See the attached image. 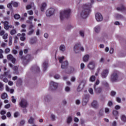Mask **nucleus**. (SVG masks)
Returning a JSON list of instances; mask_svg holds the SVG:
<instances>
[{
    "mask_svg": "<svg viewBox=\"0 0 126 126\" xmlns=\"http://www.w3.org/2000/svg\"><path fill=\"white\" fill-rule=\"evenodd\" d=\"M91 7H92V4L90 3L84 5L83 10L79 13L80 17L84 19L86 18L89 13L91 12Z\"/></svg>",
    "mask_w": 126,
    "mask_h": 126,
    "instance_id": "nucleus-1",
    "label": "nucleus"
},
{
    "mask_svg": "<svg viewBox=\"0 0 126 126\" xmlns=\"http://www.w3.org/2000/svg\"><path fill=\"white\" fill-rule=\"evenodd\" d=\"M71 14V9L69 8H66L63 9L60 12V19L63 20L65 18H68Z\"/></svg>",
    "mask_w": 126,
    "mask_h": 126,
    "instance_id": "nucleus-2",
    "label": "nucleus"
},
{
    "mask_svg": "<svg viewBox=\"0 0 126 126\" xmlns=\"http://www.w3.org/2000/svg\"><path fill=\"white\" fill-rule=\"evenodd\" d=\"M109 80L112 83L118 82L119 81V71L117 70L113 71L110 76Z\"/></svg>",
    "mask_w": 126,
    "mask_h": 126,
    "instance_id": "nucleus-3",
    "label": "nucleus"
},
{
    "mask_svg": "<svg viewBox=\"0 0 126 126\" xmlns=\"http://www.w3.org/2000/svg\"><path fill=\"white\" fill-rule=\"evenodd\" d=\"M21 60L23 62V64L24 65H27L29 62H31L33 60V57L30 54L27 55L26 56H22L21 57Z\"/></svg>",
    "mask_w": 126,
    "mask_h": 126,
    "instance_id": "nucleus-4",
    "label": "nucleus"
},
{
    "mask_svg": "<svg viewBox=\"0 0 126 126\" xmlns=\"http://www.w3.org/2000/svg\"><path fill=\"white\" fill-rule=\"evenodd\" d=\"M58 87H59V83L53 81L50 82V89H51L52 91H56V90L58 89Z\"/></svg>",
    "mask_w": 126,
    "mask_h": 126,
    "instance_id": "nucleus-5",
    "label": "nucleus"
},
{
    "mask_svg": "<svg viewBox=\"0 0 126 126\" xmlns=\"http://www.w3.org/2000/svg\"><path fill=\"white\" fill-rule=\"evenodd\" d=\"M19 105L21 108H27L28 107V102L24 98H22L20 102L19 103Z\"/></svg>",
    "mask_w": 126,
    "mask_h": 126,
    "instance_id": "nucleus-6",
    "label": "nucleus"
},
{
    "mask_svg": "<svg viewBox=\"0 0 126 126\" xmlns=\"http://www.w3.org/2000/svg\"><path fill=\"white\" fill-rule=\"evenodd\" d=\"M87 81L86 80H82L80 82V84L77 88L78 91L80 92L84 88V87L85 86V85L86 84Z\"/></svg>",
    "mask_w": 126,
    "mask_h": 126,
    "instance_id": "nucleus-7",
    "label": "nucleus"
},
{
    "mask_svg": "<svg viewBox=\"0 0 126 126\" xmlns=\"http://www.w3.org/2000/svg\"><path fill=\"white\" fill-rule=\"evenodd\" d=\"M52 100H53V97H52L51 94H46L44 96L43 102L45 104H48V103H50Z\"/></svg>",
    "mask_w": 126,
    "mask_h": 126,
    "instance_id": "nucleus-8",
    "label": "nucleus"
},
{
    "mask_svg": "<svg viewBox=\"0 0 126 126\" xmlns=\"http://www.w3.org/2000/svg\"><path fill=\"white\" fill-rule=\"evenodd\" d=\"M55 9L53 8H50L48 9L46 11V15L47 16V17H50V16H52V15H54V14L55 13Z\"/></svg>",
    "mask_w": 126,
    "mask_h": 126,
    "instance_id": "nucleus-9",
    "label": "nucleus"
},
{
    "mask_svg": "<svg viewBox=\"0 0 126 126\" xmlns=\"http://www.w3.org/2000/svg\"><path fill=\"white\" fill-rule=\"evenodd\" d=\"M88 68H89L90 70H94L95 69V62L91 61L87 65Z\"/></svg>",
    "mask_w": 126,
    "mask_h": 126,
    "instance_id": "nucleus-10",
    "label": "nucleus"
},
{
    "mask_svg": "<svg viewBox=\"0 0 126 126\" xmlns=\"http://www.w3.org/2000/svg\"><path fill=\"white\" fill-rule=\"evenodd\" d=\"M95 16L96 20L98 22L102 21V20H103V16H102V14L101 13H95Z\"/></svg>",
    "mask_w": 126,
    "mask_h": 126,
    "instance_id": "nucleus-11",
    "label": "nucleus"
},
{
    "mask_svg": "<svg viewBox=\"0 0 126 126\" xmlns=\"http://www.w3.org/2000/svg\"><path fill=\"white\" fill-rule=\"evenodd\" d=\"M9 66H10V67H11V68H12L15 74H18V67L17 66H14L13 67V65L11 64V63H9Z\"/></svg>",
    "mask_w": 126,
    "mask_h": 126,
    "instance_id": "nucleus-12",
    "label": "nucleus"
},
{
    "mask_svg": "<svg viewBox=\"0 0 126 126\" xmlns=\"http://www.w3.org/2000/svg\"><path fill=\"white\" fill-rule=\"evenodd\" d=\"M109 74V69H104L101 72V77L102 78H106Z\"/></svg>",
    "mask_w": 126,
    "mask_h": 126,
    "instance_id": "nucleus-13",
    "label": "nucleus"
},
{
    "mask_svg": "<svg viewBox=\"0 0 126 126\" xmlns=\"http://www.w3.org/2000/svg\"><path fill=\"white\" fill-rule=\"evenodd\" d=\"M89 100V95L87 94L84 95L83 98V104L86 105L88 102Z\"/></svg>",
    "mask_w": 126,
    "mask_h": 126,
    "instance_id": "nucleus-14",
    "label": "nucleus"
},
{
    "mask_svg": "<svg viewBox=\"0 0 126 126\" xmlns=\"http://www.w3.org/2000/svg\"><path fill=\"white\" fill-rule=\"evenodd\" d=\"M7 59L9 61H11L12 62V63H15L16 60L15 58H14L13 56L11 54L8 55L7 56Z\"/></svg>",
    "mask_w": 126,
    "mask_h": 126,
    "instance_id": "nucleus-15",
    "label": "nucleus"
},
{
    "mask_svg": "<svg viewBox=\"0 0 126 126\" xmlns=\"http://www.w3.org/2000/svg\"><path fill=\"white\" fill-rule=\"evenodd\" d=\"M67 66H68V62L67 61L63 62L61 64V68L63 69H65L67 68Z\"/></svg>",
    "mask_w": 126,
    "mask_h": 126,
    "instance_id": "nucleus-16",
    "label": "nucleus"
},
{
    "mask_svg": "<svg viewBox=\"0 0 126 126\" xmlns=\"http://www.w3.org/2000/svg\"><path fill=\"white\" fill-rule=\"evenodd\" d=\"M80 48V44L78 43L75 44V45L74 47V51L76 54H77L79 53V49Z\"/></svg>",
    "mask_w": 126,
    "mask_h": 126,
    "instance_id": "nucleus-17",
    "label": "nucleus"
},
{
    "mask_svg": "<svg viewBox=\"0 0 126 126\" xmlns=\"http://www.w3.org/2000/svg\"><path fill=\"white\" fill-rule=\"evenodd\" d=\"M43 69L44 71L47 70L48 67H49V63L48 61H44L42 64Z\"/></svg>",
    "mask_w": 126,
    "mask_h": 126,
    "instance_id": "nucleus-18",
    "label": "nucleus"
},
{
    "mask_svg": "<svg viewBox=\"0 0 126 126\" xmlns=\"http://www.w3.org/2000/svg\"><path fill=\"white\" fill-rule=\"evenodd\" d=\"M92 107L94 109H97V108L99 107V103H98V101L97 100H93L92 103Z\"/></svg>",
    "mask_w": 126,
    "mask_h": 126,
    "instance_id": "nucleus-19",
    "label": "nucleus"
},
{
    "mask_svg": "<svg viewBox=\"0 0 126 126\" xmlns=\"http://www.w3.org/2000/svg\"><path fill=\"white\" fill-rule=\"evenodd\" d=\"M72 116H68L66 119V123L67 125H70L72 123Z\"/></svg>",
    "mask_w": 126,
    "mask_h": 126,
    "instance_id": "nucleus-20",
    "label": "nucleus"
},
{
    "mask_svg": "<svg viewBox=\"0 0 126 126\" xmlns=\"http://www.w3.org/2000/svg\"><path fill=\"white\" fill-rule=\"evenodd\" d=\"M32 71H36V72H40V68L37 65H34L32 67Z\"/></svg>",
    "mask_w": 126,
    "mask_h": 126,
    "instance_id": "nucleus-21",
    "label": "nucleus"
},
{
    "mask_svg": "<svg viewBox=\"0 0 126 126\" xmlns=\"http://www.w3.org/2000/svg\"><path fill=\"white\" fill-rule=\"evenodd\" d=\"M37 42V37H34L33 38H31L30 39V43L31 45H33V44H35Z\"/></svg>",
    "mask_w": 126,
    "mask_h": 126,
    "instance_id": "nucleus-22",
    "label": "nucleus"
},
{
    "mask_svg": "<svg viewBox=\"0 0 126 126\" xmlns=\"http://www.w3.org/2000/svg\"><path fill=\"white\" fill-rule=\"evenodd\" d=\"M46 7H47V3L43 2L41 4L40 6V10L43 12L44 10L46 9Z\"/></svg>",
    "mask_w": 126,
    "mask_h": 126,
    "instance_id": "nucleus-23",
    "label": "nucleus"
},
{
    "mask_svg": "<svg viewBox=\"0 0 126 126\" xmlns=\"http://www.w3.org/2000/svg\"><path fill=\"white\" fill-rule=\"evenodd\" d=\"M94 89L95 93L100 94L101 92H102V88L98 87L96 89V86L94 85Z\"/></svg>",
    "mask_w": 126,
    "mask_h": 126,
    "instance_id": "nucleus-24",
    "label": "nucleus"
},
{
    "mask_svg": "<svg viewBox=\"0 0 126 126\" xmlns=\"http://www.w3.org/2000/svg\"><path fill=\"white\" fill-rule=\"evenodd\" d=\"M1 23L3 24L4 29H5V30H7V28H8V24H9L8 22H7V21H5V22L1 21Z\"/></svg>",
    "mask_w": 126,
    "mask_h": 126,
    "instance_id": "nucleus-25",
    "label": "nucleus"
},
{
    "mask_svg": "<svg viewBox=\"0 0 126 126\" xmlns=\"http://www.w3.org/2000/svg\"><path fill=\"white\" fill-rule=\"evenodd\" d=\"M59 50L60 51H61V52H62L63 53V52H65V45L63 44H62L61 45H60V46L59 47Z\"/></svg>",
    "mask_w": 126,
    "mask_h": 126,
    "instance_id": "nucleus-26",
    "label": "nucleus"
},
{
    "mask_svg": "<svg viewBox=\"0 0 126 126\" xmlns=\"http://www.w3.org/2000/svg\"><path fill=\"white\" fill-rule=\"evenodd\" d=\"M120 119L123 123H126V116L125 114H121L120 115Z\"/></svg>",
    "mask_w": 126,
    "mask_h": 126,
    "instance_id": "nucleus-27",
    "label": "nucleus"
},
{
    "mask_svg": "<svg viewBox=\"0 0 126 126\" xmlns=\"http://www.w3.org/2000/svg\"><path fill=\"white\" fill-rule=\"evenodd\" d=\"M115 17L116 18V19L118 20L124 19V16L120 14H116L115 15Z\"/></svg>",
    "mask_w": 126,
    "mask_h": 126,
    "instance_id": "nucleus-28",
    "label": "nucleus"
},
{
    "mask_svg": "<svg viewBox=\"0 0 126 126\" xmlns=\"http://www.w3.org/2000/svg\"><path fill=\"white\" fill-rule=\"evenodd\" d=\"M94 32H95V33H99V32H100V31L101 30V27L99 25H97L95 27H94Z\"/></svg>",
    "mask_w": 126,
    "mask_h": 126,
    "instance_id": "nucleus-29",
    "label": "nucleus"
},
{
    "mask_svg": "<svg viewBox=\"0 0 126 126\" xmlns=\"http://www.w3.org/2000/svg\"><path fill=\"white\" fill-rule=\"evenodd\" d=\"M89 58L90 57L89 55H85L83 59V62H84L85 63H87V62H88V61H89Z\"/></svg>",
    "mask_w": 126,
    "mask_h": 126,
    "instance_id": "nucleus-30",
    "label": "nucleus"
},
{
    "mask_svg": "<svg viewBox=\"0 0 126 126\" xmlns=\"http://www.w3.org/2000/svg\"><path fill=\"white\" fill-rule=\"evenodd\" d=\"M117 10L118 11H122L123 10H126V7L124 6V5H121L120 7H118L116 8Z\"/></svg>",
    "mask_w": 126,
    "mask_h": 126,
    "instance_id": "nucleus-31",
    "label": "nucleus"
},
{
    "mask_svg": "<svg viewBox=\"0 0 126 126\" xmlns=\"http://www.w3.org/2000/svg\"><path fill=\"white\" fill-rule=\"evenodd\" d=\"M34 121H35V119L32 117H31L28 120V123L29 124H30V125H34Z\"/></svg>",
    "mask_w": 126,
    "mask_h": 126,
    "instance_id": "nucleus-32",
    "label": "nucleus"
},
{
    "mask_svg": "<svg viewBox=\"0 0 126 126\" xmlns=\"http://www.w3.org/2000/svg\"><path fill=\"white\" fill-rule=\"evenodd\" d=\"M10 70H8L7 72H4V75L5 76H7L8 78H11V75L9 74Z\"/></svg>",
    "mask_w": 126,
    "mask_h": 126,
    "instance_id": "nucleus-33",
    "label": "nucleus"
},
{
    "mask_svg": "<svg viewBox=\"0 0 126 126\" xmlns=\"http://www.w3.org/2000/svg\"><path fill=\"white\" fill-rule=\"evenodd\" d=\"M112 114L115 117H118L119 116V111L116 110L113 111Z\"/></svg>",
    "mask_w": 126,
    "mask_h": 126,
    "instance_id": "nucleus-34",
    "label": "nucleus"
},
{
    "mask_svg": "<svg viewBox=\"0 0 126 126\" xmlns=\"http://www.w3.org/2000/svg\"><path fill=\"white\" fill-rule=\"evenodd\" d=\"M30 31L27 33V35L29 36H31V35L33 34V33L35 32V30H29Z\"/></svg>",
    "mask_w": 126,
    "mask_h": 126,
    "instance_id": "nucleus-35",
    "label": "nucleus"
},
{
    "mask_svg": "<svg viewBox=\"0 0 126 126\" xmlns=\"http://www.w3.org/2000/svg\"><path fill=\"white\" fill-rule=\"evenodd\" d=\"M1 99H5L7 98V94L5 93H4L1 94Z\"/></svg>",
    "mask_w": 126,
    "mask_h": 126,
    "instance_id": "nucleus-36",
    "label": "nucleus"
},
{
    "mask_svg": "<svg viewBox=\"0 0 126 126\" xmlns=\"http://www.w3.org/2000/svg\"><path fill=\"white\" fill-rule=\"evenodd\" d=\"M102 85H103V86H105V87H109V83H108L106 81H103L102 82Z\"/></svg>",
    "mask_w": 126,
    "mask_h": 126,
    "instance_id": "nucleus-37",
    "label": "nucleus"
},
{
    "mask_svg": "<svg viewBox=\"0 0 126 126\" xmlns=\"http://www.w3.org/2000/svg\"><path fill=\"white\" fill-rule=\"evenodd\" d=\"M50 118L51 119L52 121L55 122V121H56V115L54 114H51L50 116Z\"/></svg>",
    "mask_w": 126,
    "mask_h": 126,
    "instance_id": "nucleus-38",
    "label": "nucleus"
},
{
    "mask_svg": "<svg viewBox=\"0 0 126 126\" xmlns=\"http://www.w3.org/2000/svg\"><path fill=\"white\" fill-rule=\"evenodd\" d=\"M12 45V36H10L9 38L8 45L11 46Z\"/></svg>",
    "mask_w": 126,
    "mask_h": 126,
    "instance_id": "nucleus-39",
    "label": "nucleus"
},
{
    "mask_svg": "<svg viewBox=\"0 0 126 126\" xmlns=\"http://www.w3.org/2000/svg\"><path fill=\"white\" fill-rule=\"evenodd\" d=\"M104 112L105 114H107V115L110 114V109L108 107H105L104 109Z\"/></svg>",
    "mask_w": 126,
    "mask_h": 126,
    "instance_id": "nucleus-40",
    "label": "nucleus"
},
{
    "mask_svg": "<svg viewBox=\"0 0 126 126\" xmlns=\"http://www.w3.org/2000/svg\"><path fill=\"white\" fill-rule=\"evenodd\" d=\"M95 79H96L95 76L93 75L90 78V81H91L92 82H94Z\"/></svg>",
    "mask_w": 126,
    "mask_h": 126,
    "instance_id": "nucleus-41",
    "label": "nucleus"
},
{
    "mask_svg": "<svg viewBox=\"0 0 126 126\" xmlns=\"http://www.w3.org/2000/svg\"><path fill=\"white\" fill-rule=\"evenodd\" d=\"M11 4L14 6L15 7H17L18 6V3L17 2H14L13 1H11Z\"/></svg>",
    "mask_w": 126,
    "mask_h": 126,
    "instance_id": "nucleus-42",
    "label": "nucleus"
},
{
    "mask_svg": "<svg viewBox=\"0 0 126 126\" xmlns=\"http://www.w3.org/2000/svg\"><path fill=\"white\" fill-rule=\"evenodd\" d=\"M54 77L55 79H60L61 78V76L59 74H56L54 76Z\"/></svg>",
    "mask_w": 126,
    "mask_h": 126,
    "instance_id": "nucleus-43",
    "label": "nucleus"
},
{
    "mask_svg": "<svg viewBox=\"0 0 126 126\" xmlns=\"http://www.w3.org/2000/svg\"><path fill=\"white\" fill-rule=\"evenodd\" d=\"M59 63H63V61L64 60V57L62 56L61 57H59Z\"/></svg>",
    "mask_w": 126,
    "mask_h": 126,
    "instance_id": "nucleus-44",
    "label": "nucleus"
},
{
    "mask_svg": "<svg viewBox=\"0 0 126 126\" xmlns=\"http://www.w3.org/2000/svg\"><path fill=\"white\" fill-rule=\"evenodd\" d=\"M25 124V121L22 120L20 121V123L19 124V126H24Z\"/></svg>",
    "mask_w": 126,
    "mask_h": 126,
    "instance_id": "nucleus-45",
    "label": "nucleus"
},
{
    "mask_svg": "<svg viewBox=\"0 0 126 126\" xmlns=\"http://www.w3.org/2000/svg\"><path fill=\"white\" fill-rule=\"evenodd\" d=\"M3 84L0 82V91H2V90H3Z\"/></svg>",
    "mask_w": 126,
    "mask_h": 126,
    "instance_id": "nucleus-46",
    "label": "nucleus"
},
{
    "mask_svg": "<svg viewBox=\"0 0 126 126\" xmlns=\"http://www.w3.org/2000/svg\"><path fill=\"white\" fill-rule=\"evenodd\" d=\"M10 34L11 35H14V34H16V30H12L10 31Z\"/></svg>",
    "mask_w": 126,
    "mask_h": 126,
    "instance_id": "nucleus-47",
    "label": "nucleus"
},
{
    "mask_svg": "<svg viewBox=\"0 0 126 126\" xmlns=\"http://www.w3.org/2000/svg\"><path fill=\"white\" fill-rule=\"evenodd\" d=\"M19 112H15L14 113V118H18V116H19Z\"/></svg>",
    "mask_w": 126,
    "mask_h": 126,
    "instance_id": "nucleus-48",
    "label": "nucleus"
},
{
    "mask_svg": "<svg viewBox=\"0 0 126 126\" xmlns=\"http://www.w3.org/2000/svg\"><path fill=\"white\" fill-rule=\"evenodd\" d=\"M9 53H10V49L9 48H6L5 49V54H8Z\"/></svg>",
    "mask_w": 126,
    "mask_h": 126,
    "instance_id": "nucleus-49",
    "label": "nucleus"
},
{
    "mask_svg": "<svg viewBox=\"0 0 126 126\" xmlns=\"http://www.w3.org/2000/svg\"><path fill=\"white\" fill-rule=\"evenodd\" d=\"M103 115H104V111H103V110H100L99 112V116L101 117Z\"/></svg>",
    "mask_w": 126,
    "mask_h": 126,
    "instance_id": "nucleus-50",
    "label": "nucleus"
},
{
    "mask_svg": "<svg viewBox=\"0 0 126 126\" xmlns=\"http://www.w3.org/2000/svg\"><path fill=\"white\" fill-rule=\"evenodd\" d=\"M107 106L108 107H112V106H113V102H112L111 101H109L107 103Z\"/></svg>",
    "mask_w": 126,
    "mask_h": 126,
    "instance_id": "nucleus-51",
    "label": "nucleus"
},
{
    "mask_svg": "<svg viewBox=\"0 0 126 126\" xmlns=\"http://www.w3.org/2000/svg\"><path fill=\"white\" fill-rule=\"evenodd\" d=\"M81 69L83 70L84 69V67H85V64L84 63H81L80 65Z\"/></svg>",
    "mask_w": 126,
    "mask_h": 126,
    "instance_id": "nucleus-52",
    "label": "nucleus"
},
{
    "mask_svg": "<svg viewBox=\"0 0 126 126\" xmlns=\"http://www.w3.org/2000/svg\"><path fill=\"white\" fill-rule=\"evenodd\" d=\"M14 17L15 19H19V18H20V15L18 14H15L14 15Z\"/></svg>",
    "mask_w": 126,
    "mask_h": 126,
    "instance_id": "nucleus-53",
    "label": "nucleus"
},
{
    "mask_svg": "<svg viewBox=\"0 0 126 126\" xmlns=\"http://www.w3.org/2000/svg\"><path fill=\"white\" fill-rule=\"evenodd\" d=\"M89 92L92 95H93V94H94V93L93 92V89H92V88L89 89Z\"/></svg>",
    "mask_w": 126,
    "mask_h": 126,
    "instance_id": "nucleus-54",
    "label": "nucleus"
},
{
    "mask_svg": "<svg viewBox=\"0 0 126 126\" xmlns=\"http://www.w3.org/2000/svg\"><path fill=\"white\" fill-rule=\"evenodd\" d=\"M79 34L81 37H84V32L83 31H80Z\"/></svg>",
    "mask_w": 126,
    "mask_h": 126,
    "instance_id": "nucleus-55",
    "label": "nucleus"
},
{
    "mask_svg": "<svg viewBox=\"0 0 126 126\" xmlns=\"http://www.w3.org/2000/svg\"><path fill=\"white\" fill-rule=\"evenodd\" d=\"M6 46H7V44H6V43H5L4 42H2L1 44V48H5V47H6Z\"/></svg>",
    "mask_w": 126,
    "mask_h": 126,
    "instance_id": "nucleus-56",
    "label": "nucleus"
},
{
    "mask_svg": "<svg viewBox=\"0 0 126 126\" xmlns=\"http://www.w3.org/2000/svg\"><path fill=\"white\" fill-rule=\"evenodd\" d=\"M65 91L66 92H69V91H70V88H69V87H66L65 88Z\"/></svg>",
    "mask_w": 126,
    "mask_h": 126,
    "instance_id": "nucleus-57",
    "label": "nucleus"
},
{
    "mask_svg": "<svg viewBox=\"0 0 126 126\" xmlns=\"http://www.w3.org/2000/svg\"><path fill=\"white\" fill-rule=\"evenodd\" d=\"M11 98H12L11 101H12V103H14L16 102V99H15L14 96H12Z\"/></svg>",
    "mask_w": 126,
    "mask_h": 126,
    "instance_id": "nucleus-58",
    "label": "nucleus"
},
{
    "mask_svg": "<svg viewBox=\"0 0 126 126\" xmlns=\"http://www.w3.org/2000/svg\"><path fill=\"white\" fill-rule=\"evenodd\" d=\"M34 27V25H33V24H31V25L29 26V30H34V29H33V28Z\"/></svg>",
    "mask_w": 126,
    "mask_h": 126,
    "instance_id": "nucleus-59",
    "label": "nucleus"
},
{
    "mask_svg": "<svg viewBox=\"0 0 126 126\" xmlns=\"http://www.w3.org/2000/svg\"><path fill=\"white\" fill-rule=\"evenodd\" d=\"M115 110H120L121 109V106L120 105H116L115 106Z\"/></svg>",
    "mask_w": 126,
    "mask_h": 126,
    "instance_id": "nucleus-60",
    "label": "nucleus"
},
{
    "mask_svg": "<svg viewBox=\"0 0 126 126\" xmlns=\"http://www.w3.org/2000/svg\"><path fill=\"white\" fill-rule=\"evenodd\" d=\"M4 108L5 109H9L10 108V104H7L5 105Z\"/></svg>",
    "mask_w": 126,
    "mask_h": 126,
    "instance_id": "nucleus-61",
    "label": "nucleus"
},
{
    "mask_svg": "<svg viewBox=\"0 0 126 126\" xmlns=\"http://www.w3.org/2000/svg\"><path fill=\"white\" fill-rule=\"evenodd\" d=\"M75 103L76 105H80V100L79 99H77L75 101Z\"/></svg>",
    "mask_w": 126,
    "mask_h": 126,
    "instance_id": "nucleus-62",
    "label": "nucleus"
},
{
    "mask_svg": "<svg viewBox=\"0 0 126 126\" xmlns=\"http://www.w3.org/2000/svg\"><path fill=\"white\" fill-rule=\"evenodd\" d=\"M7 36H8V34L7 33H5L2 37L3 39L5 40V39H7Z\"/></svg>",
    "mask_w": 126,
    "mask_h": 126,
    "instance_id": "nucleus-63",
    "label": "nucleus"
},
{
    "mask_svg": "<svg viewBox=\"0 0 126 126\" xmlns=\"http://www.w3.org/2000/svg\"><path fill=\"white\" fill-rule=\"evenodd\" d=\"M1 79H2V80H3V81L4 82H5L6 83L8 82V80L6 78H4Z\"/></svg>",
    "mask_w": 126,
    "mask_h": 126,
    "instance_id": "nucleus-64",
    "label": "nucleus"
}]
</instances>
